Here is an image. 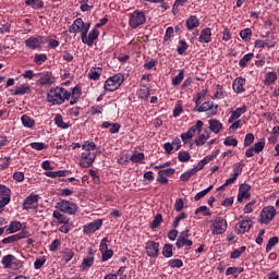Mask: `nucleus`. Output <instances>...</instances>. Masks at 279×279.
Segmentation results:
<instances>
[{
    "instance_id": "22",
    "label": "nucleus",
    "mask_w": 279,
    "mask_h": 279,
    "mask_svg": "<svg viewBox=\"0 0 279 279\" xmlns=\"http://www.w3.org/2000/svg\"><path fill=\"white\" fill-rule=\"evenodd\" d=\"M199 27V20L195 15H191L186 20V28L191 32L193 29H197Z\"/></svg>"
},
{
    "instance_id": "29",
    "label": "nucleus",
    "mask_w": 279,
    "mask_h": 279,
    "mask_svg": "<svg viewBox=\"0 0 279 279\" xmlns=\"http://www.w3.org/2000/svg\"><path fill=\"white\" fill-rule=\"evenodd\" d=\"M26 5H29L34 10H40V8L45 7V2L43 0H26Z\"/></svg>"
},
{
    "instance_id": "19",
    "label": "nucleus",
    "mask_w": 279,
    "mask_h": 279,
    "mask_svg": "<svg viewBox=\"0 0 279 279\" xmlns=\"http://www.w3.org/2000/svg\"><path fill=\"white\" fill-rule=\"evenodd\" d=\"M34 204H38V195L31 194L24 199L23 208L24 210H32L34 209Z\"/></svg>"
},
{
    "instance_id": "5",
    "label": "nucleus",
    "mask_w": 279,
    "mask_h": 279,
    "mask_svg": "<svg viewBox=\"0 0 279 279\" xmlns=\"http://www.w3.org/2000/svg\"><path fill=\"white\" fill-rule=\"evenodd\" d=\"M274 217H276V207L274 206L264 207L260 211L259 223L267 225L274 220Z\"/></svg>"
},
{
    "instance_id": "51",
    "label": "nucleus",
    "mask_w": 279,
    "mask_h": 279,
    "mask_svg": "<svg viewBox=\"0 0 279 279\" xmlns=\"http://www.w3.org/2000/svg\"><path fill=\"white\" fill-rule=\"evenodd\" d=\"M73 256H75V254L73 253V250L65 248L63 251V258H64L65 263H69L73 258Z\"/></svg>"
},
{
    "instance_id": "59",
    "label": "nucleus",
    "mask_w": 279,
    "mask_h": 279,
    "mask_svg": "<svg viewBox=\"0 0 279 279\" xmlns=\"http://www.w3.org/2000/svg\"><path fill=\"white\" fill-rule=\"evenodd\" d=\"M203 213L205 217L210 216V209L207 206H201L195 210V215H199Z\"/></svg>"
},
{
    "instance_id": "2",
    "label": "nucleus",
    "mask_w": 279,
    "mask_h": 279,
    "mask_svg": "<svg viewBox=\"0 0 279 279\" xmlns=\"http://www.w3.org/2000/svg\"><path fill=\"white\" fill-rule=\"evenodd\" d=\"M147 19L145 17V12L141 10H135L130 14L129 17V26L132 29H136V27H141V25H145Z\"/></svg>"
},
{
    "instance_id": "3",
    "label": "nucleus",
    "mask_w": 279,
    "mask_h": 279,
    "mask_svg": "<svg viewBox=\"0 0 279 279\" xmlns=\"http://www.w3.org/2000/svg\"><path fill=\"white\" fill-rule=\"evenodd\" d=\"M88 29H90V24H87L84 27V32L81 33V39L84 45H88V47H93V43L99 38V32L97 28H94L93 32L88 34Z\"/></svg>"
},
{
    "instance_id": "40",
    "label": "nucleus",
    "mask_w": 279,
    "mask_h": 279,
    "mask_svg": "<svg viewBox=\"0 0 279 279\" xmlns=\"http://www.w3.org/2000/svg\"><path fill=\"white\" fill-rule=\"evenodd\" d=\"M21 120H22L24 128H34L35 122H34V120H32V118H29V116L24 114V116H22Z\"/></svg>"
},
{
    "instance_id": "31",
    "label": "nucleus",
    "mask_w": 279,
    "mask_h": 279,
    "mask_svg": "<svg viewBox=\"0 0 279 279\" xmlns=\"http://www.w3.org/2000/svg\"><path fill=\"white\" fill-rule=\"evenodd\" d=\"M210 138V132L205 131V133L201 134L198 138L195 141L196 145L201 147L202 145L206 144V141Z\"/></svg>"
},
{
    "instance_id": "35",
    "label": "nucleus",
    "mask_w": 279,
    "mask_h": 279,
    "mask_svg": "<svg viewBox=\"0 0 279 279\" xmlns=\"http://www.w3.org/2000/svg\"><path fill=\"white\" fill-rule=\"evenodd\" d=\"M94 263H95V257H85L81 265L82 270L84 271V269H90V267H93Z\"/></svg>"
},
{
    "instance_id": "18",
    "label": "nucleus",
    "mask_w": 279,
    "mask_h": 279,
    "mask_svg": "<svg viewBox=\"0 0 279 279\" xmlns=\"http://www.w3.org/2000/svg\"><path fill=\"white\" fill-rule=\"evenodd\" d=\"M250 228H252V220H241L235 226L236 234H245V232H250Z\"/></svg>"
},
{
    "instance_id": "41",
    "label": "nucleus",
    "mask_w": 279,
    "mask_h": 279,
    "mask_svg": "<svg viewBox=\"0 0 279 279\" xmlns=\"http://www.w3.org/2000/svg\"><path fill=\"white\" fill-rule=\"evenodd\" d=\"M16 260V257L14 255H7L2 258V265L5 269L12 265V262Z\"/></svg>"
},
{
    "instance_id": "1",
    "label": "nucleus",
    "mask_w": 279,
    "mask_h": 279,
    "mask_svg": "<svg viewBox=\"0 0 279 279\" xmlns=\"http://www.w3.org/2000/svg\"><path fill=\"white\" fill-rule=\"evenodd\" d=\"M69 99H71V92L63 87H52L47 94V101L52 106H62Z\"/></svg>"
},
{
    "instance_id": "21",
    "label": "nucleus",
    "mask_w": 279,
    "mask_h": 279,
    "mask_svg": "<svg viewBox=\"0 0 279 279\" xmlns=\"http://www.w3.org/2000/svg\"><path fill=\"white\" fill-rule=\"evenodd\" d=\"M243 86H245V78L243 77L235 78L232 85L234 93H245Z\"/></svg>"
},
{
    "instance_id": "48",
    "label": "nucleus",
    "mask_w": 279,
    "mask_h": 279,
    "mask_svg": "<svg viewBox=\"0 0 279 279\" xmlns=\"http://www.w3.org/2000/svg\"><path fill=\"white\" fill-rule=\"evenodd\" d=\"M240 36H241L242 40H245L247 43V40H250L252 38V28H245V29L241 31Z\"/></svg>"
},
{
    "instance_id": "47",
    "label": "nucleus",
    "mask_w": 279,
    "mask_h": 279,
    "mask_svg": "<svg viewBox=\"0 0 279 279\" xmlns=\"http://www.w3.org/2000/svg\"><path fill=\"white\" fill-rule=\"evenodd\" d=\"M138 97H141V99H147L149 97V87L146 86H142L138 92Z\"/></svg>"
},
{
    "instance_id": "24",
    "label": "nucleus",
    "mask_w": 279,
    "mask_h": 279,
    "mask_svg": "<svg viewBox=\"0 0 279 279\" xmlns=\"http://www.w3.org/2000/svg\"><path fill=\"white\" fill-rule=\"evenodd\" d=\"M213 160V156H206L203 160L198 161V163L195 166V168L192 169V173H197V171H202L208 162Z\"/></svg>"
},
{
    "instance_id": "12",
    "label": "nucleus",
    "mask_w": 279,
    "mask_h": 279,
    "mask_svg": "<svg viewBox=\"0 0 279 279\" xmlns=\"http://www.w3.org/2000/svg\"><path fill=\"white\" fill-rule=\"evenodd\" d=\"M101 226H104V220L96 219L93 222L85 225L83 227V232L85 234H95V232H97V230H99V228H101Z\"/></svg>"
},
{
    "instance_id": "61",
    "label": "nucleus",
    "mask_w": 279,
    "mask_h": 279,
    "mask_svg": "<svg viewBox=\"0 0 279 279\" xmlns=\"http://www.w3.org/2000/svg\"><path fill=\"white\" fill-rule=\"evenodd\" d=\"M170 267H172L173 269H180V267H182L184 265V263L182 262V259H172L169 262Z\"/></svg>"
},
{
    "instance_id": "49",
    "label": "nucleus",
    "mask_w": 279,
    "mask_h": 279,
    "mask_svg": "<svg viewBox=\"0 0 279 279\" xmlns=\"http://www.w3.org/2000/svg\"><path fill=\"white\" fill-rule=\"evenodd\" d=\"M26 93H29V86L28 85H20L15 88L14 95H26Z\"/></svg>"
},
{
    "instance_id": "10",
    "label": "nucleus",
    "mask_w": 279,
    "mask_h": 279,
    "mask_svg": "<svg viewBox=\"0 0 279 279\" xmlns=\"http://www.w3.org/2000/svg\"><path fill=\"white\" fill-rule=\"evenodd\" d=\"M47 40L43 38V36L39 37H29L28 39L25 40L26 47L28 49H41L43 45H45Z\"/></svg>"
},
{
    "instance_id": "34",
    "label": "nucleus",
    "mask_w": 279,
    "mask_h": 279,
    "mask_svg": "<svg viewBox=\"0 0 279 279\" xmlns=\"http://www.w3.org/2000/svg\"><path fill=\"white\" fill-rule=\"evenodd\" d=\"M236 178H239V172H236L235 168V172L233 173V175L227 179L225 184L218 187V191H221V189H226V186H230V184H234V182H236Z\"/></svg>"
},
{
    "instance_id": "38",
    "label": "nucleus",
    "mask_w": 279,
    "mask_h": 279,
    "mask_svg": "<svg viewBox=\"0 0 279 279\" xmlns=\"http://www.w3.org/2000/svg\"><path fill=\"white\" fill-rule=\"evenodd\" d=\"M184 80V70H181L177 76L172 78V86H180Z\"/></svg>"
},
{
    "instance_id": "32",
    "label": "nucleus",
    "mask_w": 279,
    "mask_h": 279,
    "mask_svg": "<svg viewBox=\"0 0 279 279\" xmlns=\"http://www.w3.org/2000/svg\"><path fill=\"white\" fill-rule=\"evenodd\" d=\"M69 171L66 170H59V171H48L46 172L47 178H65Z\"/></svg>"
},
{
    "instance_id": "8",
    "label": "nucleus",
    "mask_w": 279,
    "mask_h": 279,
    "mask_svg": "<svg viewBox=\"0 0 279 279\" xmlns=\"http://www.w3.org/2000/svg\"><path fill=\"white\" fill-rule=\"evenodd\" d=\"M213 234H223L228 230V222L226 219L218 217L213 222Z\"/></svg>"
},
{
    "instance_id": "7",
    "label": "nucleus",
    "mask_w": 279,
    "mask_h": 279,
    "mask_svg": "<svg viewBox=\"0 0 279 279\" xmlns=\"http://www.w3.org/2000/svg\"><path fill=\"white\" fill-rule=\"evenodd\" d=\"M57 208L61 210V213H66V215H75V213H77V205L69 201L59 202Z\"/></svg>"
},
{
    "instance_id": "26",
    "label": "nucleus",
    "mask_w": 279,
    "mask_h": 279,
    "mask_svg": "<svg viewBox=\"0 0 279 279\" xmlns=\"http://www.w3.org/2000/svg\"><path fill=\"white\" fill-rule=\"evenodd\" d=\"M191 245H193V241L189 240L185 236H180L178 238L177 242H175V246L180 250L181 247H191Z\"/></svg>"
},
{
    "instance_id": "20",
    "label": "nucleus",
    "mask_w": 279,
    "mask_h": 279,
    "mask_svg": "<svg viewBox=\"0 0 279 279\" xmlns=\"http://www.w3.org/2000/svg\"><path fill=\"white\" fill-rule=\"evenodd\" d=\"M245 112H247L246 106L240 107L236 110L232 111L231 117L229 118V123H234V121H236V119H239L241 114H245Z\"/></svg>"
},
{
    "instance_id": "62",
    "label": "nucleus",
    "mask_w": 279,
    "mask_h": 279,
    "mask_svg": "<svg viewBox=\"0 0 279 279\" xmlns=\"http://www.w3.org/2000/svg\"><path fill=\"white\" fill-rule=\"evenodd\" d=\"M10 189L5 185H0V197H10Z\"/></svg>"
},
{
    "instance_id": "44",
    "label": "nucleus",
    "mask_w": 279,
    "mask_h": 279,
    "mask_svg": "<svg viewBox=\"0 0 279 279\" xmlns=\"http://www.w3.org/2000/svg\"><path fill=\"white\" fill-rule=\"evenodd\" d=\"M278 236H272L268 240V243L266 245V252L269 253V251L274 247H276V245H278Z\"/></svg>"
},
{
    "instance_id": "9",
    "label": "nucleus",
    "mask_w": 279,
    "mask_h": 279,
    "mask_svg": "<svg viewBox=\"0 0 279 279\" xmlns=\"http://www.w3.org/2000/svg\"><path fill=\"white\" fill-rule=\"evenodd\" d=\"M202 128H204V122L202 120H198L195 125H193L187 132L181 134V140L183 143H186V141H191L195 136V131L202 132Z\"/></svg>"
},
{
    "instance_id": "42",
    "label": "nucleus",
    "mask_w": 279,
    "mask_h": 279,
    "mask_svg": "<svg viewBox=\"0 0 279 279\" xmlns=\"http://www.w3.org/2000/svg\"><path fill=\"white\" fill-rule=\"evenodd\" d=\"M160 223H162V214H157L155 216L153 222L150 223L151 230H156V228H158V226H160Z\"/></svg>"
},
{
    "instance_id": "6",
    "label": "nucleus",
    "mask_w": 279,
    "mask_h": 279,
    "mask_svg": "<svg viewBox=\"0 0 279 279\" xmlns=\"http://www.w3.org/2000/svg\"><path fill=\"white\" fill-rule=\"evenodd\" d=\"M95 158H97V155H95V153L83 151L80 160V167H83V169H88V167H93Z\"/></svg>"
},
{
    "instance_id": "64",
    "label": "nucleus",
    "mask_w": 279,
    "mask_h": 279,
    "mask_svg": "<svg viewBox=\"0 0 279 279\" xmlns=\"http://www.w3.org/2000/svg\"><path fill=\"white\" fill-rule=\"evenodd\" d=\"M34 62L36 64H43V62H47V54H36Z\"/></svg>"
},
{
    "instance_id": "63",
    "label": "nucleus",
    "mask_w": 279,
    "mask_h": 279,
    "mask_svg": "<svg viewBox=\"0 0 279 279\" xmlns=\"http://www.w3.org/2000/svg\"><path fill=\"white\" fill-rule=\"evenodd\" d=\"M252 143H254V134L248 133L245 135V138H244V147H250Z\"/></svg>"
},
{
    "instance_id": "23",
    "label": "nucleus",
    "mask_w": 279,
    "mask_h": 279,
    "mask_svg": "<svg viewBox=\"0 0 279 279\" xmlns=\"http://www.w3.org/2000/svg\"><path fill=\"white\" fill-rule=\"evenodd\" d=\"M221 128H223V124L219 122L217 119H211L209 120V130L210 132H214V134H219L221 131Z\"/></svg>"
},
{
    "instance_id": "37",
    "label": "nucleus",
    "mask_w": 279,
    "mask_h": 279,
    "mask_svg": "<svg viewBox=\"0 0 279 279\" xmlns=\"http://www.w3.org/2000/svg\"><path fill=\"white\" fill-rule=\"evenodd\" d=\"M162 254H163L165 258H171V256H173V245L165 244V246L162 248Z\"/></svg>"
},
{
    "instance_id": "57",
    "label": "nucleus",
    "mask_w": 279,
    "mask_h": 279,
    "mask_svg": "<svg viewBox=\"0 0 279 279\" xmlns=\"http://www.w3.org/2000/svg\"><path fill=\"white\" fill-rule=\"evenodd\" d=\"M244 269L243 268H238V267H229L226 270V276H232V274H243Z\"/></svg>"
},
{
    "instance_id": "58",
    "label": "nucleus",
    "mask_w": 279,
    "mask_h": 279,
    "mask_svg": "<svg viewBox=\"0 0 279 279\" xmlns=\"http://www.w3.org/2000/svg\"><path fill=\"white\" fill-rule=\"evenodd\" d=\"M223 144L227 146V147H236V145H239V141H236V138H232V137H227L225 141H223Z\"/></svg>"
},
{
    "instance_id": "53",
    "label": "nucleus",
    "mask_w": 279,
    "mask_h": 279,
    "mask_svg": "<svg viewBox=\"0 0 279 279\" xmlns=\"http://www.w3.org/2000/svg\"><path fill=\"white\" fill-rule=\"evenodd\" d=\"M32 149H36L37 151H43V149H46L47 145L41 142H34L31 143Z\"/></svg>"
},
{
    "instance_id": "30",
    "label": "nucleus",
    "mask_w": 279,
    "mask_h": 279,
    "mask_svg": "<svg viewBox=\"0 0 279 279\" xmlns=\"http://www.w3.org/2000/svg\"><path fill=\"white\" fill-rule=\"evenodd\" d=\"M276 80H278V74H276V72H268L265 75L264 84H266V86H270V84H274Z\"/></svg>"
},
{
    "instance_id": "33",
    "label": "nucleus",
    "mask_w": 279,
    "mask_h": 279,
    "mask_svg": "<svg viewBox=\"0 0 279 279\" xmlns=\"http://www.w3.org/2000/svg\"><path fill=\"white\" fill-rule=\"evenodd\" d=\"M101 68H93L90 70V72L88 73V77L89 80H99V77H101Z\"/></svg>"
},
{
    "instance_id": "16",
    "label": "nucleus",
    "mask_w": 279,
    "mask_h": 279,
    "mask_svg": "<svg viewBox=\"0 0 279 279\" xmlns=\"http://www.w3.org/2000/svg\"><path fill=\"white\" fill-rule=\"evenodd\" d=\"M252 186L246 183H242L239 187L238 202H243V199L250 198V191Z\"/></svg>"
},
{
    "instance_id": "27",
    "label": "nucleus",
    "mask_w": 279,
    "mask_h": 279,
    "mask_svg": "<svg viewBox=\"0 0 279 279\" xmlns=\"http://www.w3.org/2000/svg\"><path fill=\"white\" fill-rule=\"evenodd\" d=\"M210 36H211L210 28H204L201 32L198 40L201 43H210V40H213V38Z\"/></svg>"
},
{
    "instance_id": "11",
    "label": "nucleus",
    "mask_w": 279,
    "mask_h": 279,
    "mask_svg": "<svg viewBox=\"0 0 279 279\" xmlns=\"http://www.w3.org/2000/svg\"><path fill=\"white\" fill-rule=\"evenodd\" d=\"M145 250L147 256H149L150 258H158V254L160 252V244L154 241H148L146 242Z\"/></svg>"
},
{
    "instance_id": "56",
    "label": "nucleus",
    "mask_w": 279,
    "mask_h": 279,
    "mask_svg": "<svg viewBox=\"0 0 279 279\" xmlns=\"http://www.w3.org/2000/svg\"><path fill=\"white\" fill-rule=\"evenodd\" d=\"M179 45L180 46L178 47L177 51H178L179 56H182V53H184V50L189 49V45H186V41L184 39H181L179 41Z\"/></svg>"
},
{
    "instance_id": "60",
    "label": "nucleus",
    "mask_w": 279,
    "mask_h": 279,
    "mask_svg": "<svg viewBox=\"0 0 279 279\" xmlns=\"http://www.w3.org/2000/svg\"><path fill=\"white\" fill-rule=\"evenodd\" d=\"M145 159V155L143 153H135L131 156L132 162H141V160Z\"/></svg>"
},
{
    "instance_id": "43",
    "label": "nucleus",
    "mask_w": 279,
    "mask_h": 279,
    "mask_svg": "<svg viewBox=\"0 0 279 279\" xmlns=\"http://www.w3.org/2000/svg\"><path fill=\"white\" fill-rule=\"evenodd\" d=\"M82 149H84V151H95V149H97V145L94 144V142L87 141L82 145Z\"/></svg>"
},
{
    "instance_id": "50",
    "label": "nucleus",
    "mask_w": 279,
    "mask_h": 279,
    "mask_svg": "<svg viewBox=\"0 0 279 279\" xmlns=\"http://www.w3.org/2000/svg\"><path fill=\"white\" fill-rule=\"evenodd\" d=\"M192 175H195V172H193V169L187 170L180 177L181 182H189L191 180Z\"/></svg>"
},
{
    "instance_id": "52",
    "label": "nucleus",
    "mask_w": 279,
    "mask_h": 279,
    "mask_svg": "<svg viewBox=\"0 0 279 279\" xmlns=\"http://www.w3.org/2000/svg\"><path fill=\"white\" fill-rule=\"evenodd\" d=\"M182 219H186V213H181L174 218L172 228H178L180 226V221H182Z\"/></svg>"
},
{
    "instance_id": "15",
    "label": "nucleus",
    "mask_w": 279,
    "mask_h": 279,
    "mask_svg": "<svg viewBox=\"0 0 279 279\" xmlns=\"http://www.w3.org/2000/svg\"><path fill=\"white\" fill-rule=\"evenodd\" d=\"M90 25L88 23H84V20H82V17L76 19L73 24L69 27V32L70 34H77V33H82L84 32V28Z\"/></svg>"
},
{
    "instance_id": "36",
    "label": "nucleus",
    "mask_w": 279,
    "mask_h": 279,
    "mask_svg": "<svg viewBox=\"0 0 279 279\" xmlns=\"http://www.w3.org/2000/svg\"><path fill=\"white\" fill-rule=\"evenodd\" d=\"M178 159L180 162H189L191 160V154L185 150H181L178 154Z\"/></svg>"
},
{
    "instance_id": "13",
    "label": "nucleus",
    "mask_w": 279,
    "mask_h": 279,
    "mask_svg": "<svg viewBox=\"0 0 279 279\" xmlns=\"http://www.w3.org/2000/svg\"><path fill=\"white\" fill-rule=\"evenodd\" d=\"M219 106H215V104H213V101H206L204 102L202 106L194 108V111L196 112H209V114L215 116L217 114V110H218Z\"/></svg>"
},
{
    "instance_id": "46",
    "label": "nucleus",
    "mask_w": 279,
    "mask_h": 279,
    "mask_svg": "<svg viewBox=\"0 0 279 279\" xmlns=\"http://www.w3.org/2000/svg\"><path fill=\"white\" fill-rule=\"evenodd\" d=\"M21 228V222L19 221H13L10 223L8 228L9 234H14V232H19V229Z\"/></svg>"
},
{
    "instance_id": "39",
    "label": "nucleus",
    "mask_w": 279,
    "mask_h": 279,
    "mask_svg": "<svg viewBox=\"0 0 279 279\" xmlns=\"http://www.w3.org/2000/svg\"><path fill=\"white\" fill-rule=\"evenodd\" d=\"M210 191H213V185H210L209 187L198 192L195 196L194 199L195 202H199V199H202V197H206V195H208V193H210Z\"/></svg>"
},
{
    "instance_id": "14",
    "label": "nucleus",
    "mask_w": 279,
    "mask_h": 279,
    "mask_svg": "<svg viewBox=\"0 0 279 279\" xmlns=\"http://www.w3.org/2000/svg\"><path fill=\"white\" fill-rule=\"evenodd\" d=\"M175 173V169L173 168H168L165 170H159L158 171V178H157V182H159V184H168L169 183V179L167 178H171V175H173Z\"/></svg>"
},
{
    "instance_id": "55",
    "label": "nucleus",
    "mask_w": 279,
    "mask_h": 279,
    "mask_svg": "<svg viewBox=\"0 0 279 279\" xmlns=\"http://www.w3.org/2000/svg\"><path fill=\"white\" fill-rule=\"evenodd\" d=\"M254 58V53H247L245 54L239 62L240 66H246L247 62Z\"/></svg>"
},
{
    "instance_id": "4",
    "label": "nucleus",
    "mask_w": 279,
    "mask_h": 279,
    "mask_svg": "<svg viewBox=\"0 0 279 279\" xmlns=\"http://www.w3.org/2000/svg\"><path fill=\"white\" fill-rule=\"evenodd\" d=\"M123 84V75L116 74L111 77H109L105 82V90L108 93H114V90H118V88Z\"/></svg>"
},
{
    "instance_id": "54",
    "label": "nucleus",
    "mask_w": 279,
    "mask_h": 279,
    "mask_svg": "<svg viewBox=\"0 0 279 279\" xmlns=\"http://www.w3.org/2000/svg\"><path fill=\"white\" fill-rule=\"evenodd\" d=\"M255 154H260L265 149V141L257 142L253 145Z\"/></svg>"
},
{
    "instance_id": "28",
    "label": "nucleus",
    "mask_w": 279,
    "mask_h": 279,
    "mask_svg": "<svg viewBox=\"0 0 279 279\" xmlns=\"http://www.w3.org/2000/svg\"><path fill=\"white\" fill-rule=\"evenodd\" d=\"M54 123L57 126L61 128V130H66L68 128H71V124L65 123L62 119V114L58 113L54 117Z\"/></svg>"
},
{
    "instance_id": "17",
    "label": "nucleus",
    "mask_w": 279,
    "mask_h": 279,
    "mask_svg": "<svg viewBox=\"0 0 279 279\" xmlns=\"http://www.w3.org/2000/svg\"><path fill=\"white\" fill-rule=\"evenodd\" d=\"M27 236H29V233L26 231H22L20 233L3 239L2 243H4V245H8L10 243H16V241H21V239H27Z\"/></svg>"
},
{
    "instance_id": "25",
    "label": "nucleus",
    "mask_w": 279,
    "mask_h": 279,
    "mask_svg": "<svg viewBox=\"0 0 279 279\" xmlns=\"http://www.w3.org/2000/svg\"><path fill=\"white\" fill-rule=\"evenodd\" d=\"M39 86H51L53 81L51 78V74L49 72L41 74L40 78L38 80Z\"/></svg>"
},
{
    "instance_id": "45",
    "label": "nucleus",
    "mask_w": 279,
    "mask_h": 279,
    "mask_svg": "<svg viewBox=\"0 0 279 279\" xmlns=\"http://www.w3.org/2000/svg\"><path fill=\"white\" fill-rule=\"evenodd\" d=\"M52 217L54 219H57V221H59V223H69V218L63 217L62 214H60V211H58V210L53 211Z\"/></svg>"
}]
</instances>
